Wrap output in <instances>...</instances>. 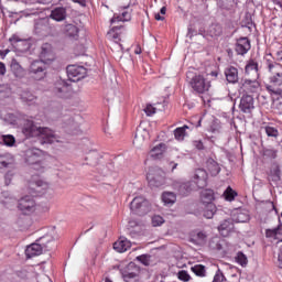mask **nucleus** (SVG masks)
I'll return each mask as SVG.
<instances>
[{
    "label": "nucleus",
    "instance_id": "4468645a",
    "mask_svg": "<svg viewBox=\"0 0 282 282\" xmlns=\"http://www.w3.org/2000/svg\"><path fill=\"white\" fill-rule=\"evenodd\" d=\"M140 274V268H138L134 263H130L128 265V270L123 271L122 278L126 282L138 281V276Z\"/></svg>",
    "mask_w": 282,
    "mask_h": 282
},
{
    "label": "nucleus",
    "instance_id": "f704fd0d",
    "mask_svg": "<svg viewBox=\"0 0 282 282\" xmlns=\"http://www.w3.org/2000/svg\"><path fill=\"white\" fill-rule=\"evenodd\" d=\"M186 129H188V126H183V127L176 128L174 130L175 140H177L178 142H182L184 140V138H186Z\"/></svg>",
    "mask_w": 282,
    "mask_h": 282
},
{
    "label": "nucleus",
    "instance_id": "09e8293b",
    "mask_svg": "<svg viewBox=\"0 0 282 282\" xmlns=\"http://www.w3.org/2000/svg\"><path fill=\"white\" fill-rule=\"evenodd\" d=\"M212 36H221V26L219 24H214L210 28Z\"/></svg>",
    "mask_w": 282,
    "mask_h": 282
},
{
    "label": "nucleus",
    "instance_id": "6ab92c4d",
    "mask_svg": "<svg viewBox=\"0 0 282 282\" xmlns=\"http://www.w3.org/2000/svg\"><path fill=\"white\" fill-rule=\"evenodd\" d=\"M54 93L58 98H68L69 97V85L65 80H58L55 84Z\"/></svg>",
    "mask_w": 282,
    "mask_h": 282
},
{
    "label": "nucleus",
    "instance_id": "a18cd8bd",
    "mask_svg": "<svg viewBox=\"0 0 282 282\" xmlns=\"http://www.w3.org/2000/svg\"><path fill=\"white\" fill-rule=\"evenodd\" d=\"M66 34H67V36H70L73 39L78 36V28L76 25L68 24L66 26Z\"/></svg>",
    "mask_w": 282,
    "mask_h": 282
},
{
    "label": "nucleus",
    "instance_id": "5fc2aeb1",
    "mask_svg": "<svg viewBox=\"0 0 282 282\" xmlns=\"http://www.w3.org/2000/svg\"><path fill=\"white\" fill-rule=\"evenodd\" d=\"M25 41L24 39H21L19 35L13 34L10 39L9 42L11 43V45H17V43H21Z\"/></svg>",
    "mask_w": 282,
    "mask_h": 282
},
{
    "label": "nucleus",
    "instance_id": "3c124183",
    "mask_svg": "<svg viewBox=\"0 0 282 282\" xmlns=\"http://www.w3.org/2000/svg\"><path fill=\"white\" fill-rule=\"evenodd\" d=\"M17 117L14 116V113H8L4 116V121L8 124H17Z\"/></svg>",
    "mask_w": 282,
    "mask_h": 282
},
{
    "label": "nucleus",
    "instance_id": "bb28decb",
    "mask_svg": "<svg viewBox=\"0 0 282 282\" xmlns=\"http://www.w3.org/2000/svg\"><path fill=\"white\" fill-rule=\"evenodd\" d=\"M200 199L203 202V204H213V202L215 200V192L213 189H204L200 193Z\"/></svg>",
    "mask_w": 282,
    "mask_h": 282
},
{
    "label": "nucleus",
    "instance_id": "f03ea898",
    "mask_svg": "<svg viewBox=\"0 0 282 282\" xmlns=\"http://www.w3.org/2000/svg\"><path fill=\"white\" fill-rule=\"evenodd\" d=\"M268 69L270 74L269 84L265 85L269 94H282V65L270 59L267 61Z\"/></svg>",
    "mask_w": 282,
    "mask_h": 282
},
{
    "label": "nucleus",
    "instance_id": "a878e982",
    "mask_svg": "<svg viewBox=\"0 0 282 282\" xmlns=\"http://www.w3.org/2000/svg\"><path fill=\"white\" fill-rule=\"evenodd\" d=\"M11 72L15 78H23L25 70L21 67V64L17 59L11 61Z\"/></svg>",
    "mask_w": 282,
    "mask_h": 282
},
{
    "label": "nucleus",
    "instance_id": "393cba45",
    "mask_svg": "<svg viewBox=\"0 0 282 282\" xmlns=\"http://www.w3.org/2000/svg\"><path fill=\"white\" fill-rule=\"evenodd\" d=\"M131 248V241L128 239H120L113 243V249L117 252H127Z\"/></svg>",
    "mask_w": 282,
    "mask_h": 282
},
{
    "label": "nucleus",
    "instance_id": "f8f14e48",
    "mask_svg": "<svg viewBox=\"0 0 282 282\" xmlns=\"http://www.w3.org/2000/svg\"><path fill=\"white\" fill-rule=\"evenodd\" d=\"M208 183V173L204 169H198L194 173V178L192 181V184H195L197 188H204L206 187V184Z\"/></svg>",
    "mask_w": 282,
    "mask_h": 282
},
{
    "label": "nucleus",
    "instance_id": "bf43d9fd",
    "mask_svg": "<svg viewBox=\"0 0 282 282\" xmlns=\"http://www.w3.org/2000/svg\"><path fill=\"white\" fill-rule=\"evenodd\" d=\"M17 274L20 279H28L30 276V273L25 269L18 271Z\"/></svg>",
    "mask_w": 282,
    "mask_h": 282
},
{
    "label": "nucleus",
    "instance_id": "0eeeda50",
    "mask_svg": "<svg viewBox=\"0 0 282 282\" xmlns=\"http://www.w3.org/2000/svg\"><path fill=\"white\" fill-rule=\"evenodd\" d=\"M47 63L43 59L33 61L29 67V74L33 76L35 80H43L47 74Z\"/></svg>",
    "mask_w": 282,
    "mask_h": 282
},
{
    "label": "nucleus",
    "instance_id": "37998d69",
    "mask_svg": "<svg viewBox=\"0 0 282 282\" xmlns=\"http://www.w3.org/2000/svg\"><path fill=\"white\" fill-rule=\"evenodd\" d=\"M263 129L268 138H279V129H276V127L265 126Z\"/></svg>",
    "mask_w": 282,
    "mask_h": 282
},
{
    "label": "nucleus",
    "instance_id": "864d4df0",
    "mask_svg": "<svg viewBox=\"0 0 282 282\" xmlns=\"http://www.w3.org/2000/svg\"><path fill=\"white\" fill-rule=\"evenodd\" d=\"M162 224H164V218H162V216L152 217V226H154V228L158 226H162Z\"/></svg>",
    "mask_w": 282,
    "mask_h": 282
},
{
    "label": "nucleus",
    "instance_id": "de8ad7c7",
    "mask_svg": "<svg viewBox=\"0 0 282 282\" xmlns=\"http://www.w3.org/2000/svg\"><path fill=\"white\" fill-rule=\"evenodd\" d=\"M226 281V275H224V272H221L220 269H218L214 275L213 282H224Z\"/></svg>",
    "mask_w": 282,
    "mask_h": 282
},
{
    "label": "nucleus",
    "instance_id": "c756f323",
    "mask_svg": "<svg viewBox=\"0 0 282 282\" xmlns=\"http://www.w3.org/2000/svg\"><path fill=\"white\" fill-rule=\"evenodd\" d=\"M204 206V217H206V219H213V217L217 213V206H215L214 203H207Z\"/></svg>",
    "mask_w": 282,
    "mask_h": 282
},
{
    "label": "nucleus",
    "instance_id": "e2e57ef3",
    "mask_svg": "<svg viewBox=\"0 0 282 282\" xmlns=\"http://www.w3.org/2000/svg\"><path fill=\"white\" fill-rule=\"evenodd\" d=\"M275 56H276V61H279L280 63H282V50L281 51H278L275 53Z\"/></svg>",
    "mask_w": 282,
    "mask_h": 282
},
{
    "label": "nucleus",
    "instance_id": "39448f33",
    "mask_svg": "<svg viewBox=\"0 0 282 282\" xmlns=\"http://www.w3.org/2000/svg\"><path fill=\"white\" fill-rule=\"evenodd\" d=\"M187 78H189L188 85L196 91V94H206V91L210 89V82H207L202 75H193V73H188Z\"/></svg>",
    "mask_w": 282,
    "mask_h": 282
},
{
    "label": "nucleus",
    "instance_id": "49530a36",
    "mask_svg": "<svg viewBox=\"0 0 282 282\" xmlns=\"http://www.w3.org/2000/svg\"><path fill=\"white\" fill-rule=\"evenodd\" d=\"M279 151L274 148H269V149H265L264 152H263V155L265 158H270V160H276V155H278Z\"/></svg>",
    "mask_w": 282,
    "mask_h": 282
},
{
    "label": "nucleus",
    "instance_id": "4c0bfd02",
    "mask_svg": "<svg viewBox=\"0 0 282 282\" xmlns=\"http://www.w3.org/2000/svg\"><path fill=\"white\" fill-rule=\"evenodd\" d=\"M118 30H120V26H113L108 32V39H110V41H113L115 43H120V33H118Z\"/></svg>",
    "mask_w": 282,
    "mask_h": 282
},
{
    "label": "nucleus",
    "instance_id": "20e7f679",
    "mask_svg": "<svg viewBox=\"0 0 282 282\" xmlns=\"http://www.w3.org/2000/svg\"><path fill=\"white\" fill-rule=\"evenodd\" d=\"M26 164L35 166V171H41L43 169V158H45V152L39 148H29L23 154Z\"/></svg>",
    "mask_w": 282,
    "mask_h": 282
},
{
    "label": "nucleus",
    "instance_id": "6e6552de",
    "mask_svg": "<svg viewBox=\"0 0 282 282\" xmlns=\"http://www.w3.org/2000/svg\"><path fill=\"white\" fill-rule=\"evenodd\" d=\"M18 209L22 215H32V213L39 210V205H36V200L32 196H24L19 199Z\"/></svg>",
    "mask_w": 282,
    "mask_h": 282
},
{
    "label": "nucleus",
    "instance_id": "79ce46f5",
    "mask_svg": "<svg viewBox=\"0 0 282 282\" xmlns=\"http://www.w3.org/2000/svg\"><path fill=\"white\" fill-rule=\"evenodd\" d=\"M231 229H232V223L228 219L224 220L218 227V230L219 232H221V235H226L225 232H230Z\"/></svg>",
    "mask_w": 282,
    "mask_h": 282
},
{
    "label": "nucleus",
    "instance_id": "603ef678",
    "mask_svg": "<svg viewBox=\"0 0 282 282\" xmlns=\"http://www.w3.org/2000/svg\"><path fill=\"white\" fill-rule=\"evenodd\" d=\"M178 279L180 281H184V282L191 281V274H188V271H184V270L180 271Z\"/></svg>",
    "mask_w": 282,
    "mask_h": 282
},
{
    "label": "nucleus",
    "instance_id": "c03bdc74",
    "mask_svg": "<svg viewBox=\"0 0 282 282\" xmlns=\"http://www.w3.org/2000/svg\"><path fill=\"white\" fill-rule=\"evenodd\" d=\"M224 197L227 202H232L237 197V192L232 187H228L224 193Z\"/></svg>",
    "mask_w": 282,
    "mask_h": 282
},
{
    "label": "nucleus",
    "instance_id": "052dcab7",
    "mask_svg": "<svg viewBox=\"0 0 282 282\" xmlns=\"http://www.w3.org/2000/svg\"><path fill=\"white\" fill-rule=\"evenodd\" d=\"M147 116H153L155 113V107L148 105L144 109Z\"/></svg>",
    "mask_w": 282,
    "mask_h": 282
},
{
    "label": "nucleus",
    "instance_id": "6e6d98bb",
    "mask_svg": "<svg viewBox=\"0 0 282 282\" xmlns=\"http://www.w3.org/2000/svg\"><path fill=\"white\" fill-rule=\"evenodd\" d=\"M36 97H34V95L30 94V93H24L22 95V100H24V102H32Z\"/></svg>",
    "mask_w": 282,
    "mask_h": 282
},
{
    "label": "nucleus",
    "instance_id": "473e14b6",
    "mask_svg": "<svg viewBox=\"0 0 282 282\" xmlns=\"http://www.w3.org/2000/svg\"><path fill=\"white\" fill-rule=\"evenodd\" d=\"M0 144H4V147H14V144H17V139L12 134H4L0 138Z\"/></svg>",
    "mask_w": 282,
    "mask_h": 282
},
{
    "label": "nucleus",
    "instance_id": "9d476101",
    "mask_svg": "<svg viewBox=\"0 0 282 282\" xmlns=\"http://www.w3.org/2000/svg\"><path fill=\"white\" fill-rule=\"evenodd\" d=\"M68 78H75L74 80H83L87 76V68L78 65H69L66 68Z\"/></svg>",
    "mask_w": 282,
    "mask_h": 282
},
{
    "label": "nucleus",
    "instance_id": "412c9836",
    "mask_svg": "<svg viewBox=\"0 0 282 282\" xmlns=\"http://www.w3.org/2000/svg\"><path fill=\"white\" fill-rule=\"evenodd\" d=\"M50 18L57 22L65 21L67 19V9L57 7L51 11Z\"/></svg>",
    "mask_w": 282,
    "mask_h": 282
},
{
    "label": "nucleus",
    "instance_id": "8fccbe9b",
    "mask_svg": "<svg viewBox=\"0 0 282 282\" xmlns=\"http://www.w3.org/2000/svg\"><path fill=\"white\" fill-rule=\"evenodd\" d=\"M137 261H140L143 265H149L151 261V256L149 254H141L137 257Z\"/></svg>",
    "mask_w": 282,
    "mask_h": 282
},
{
    "label": "nucleus",
    "instance_id": "423d86ee",
    "mask_svg": "<svg viewBox=\"0 0 282 282\" xmlns=\"http://www.w3.org/2000/svg\"><path fill=\"white\" fill-rule=\"evenodd\" d=\"M130 210L134 215H147L151 210V203L143 196H137L130 203Z\"/></svg>",
    "mask_w": 282,
    "mask_h": 282
},
{
    "label": "nucleus",
    "instance_id": "2f4dec72",
    "mask_svg": "<svg viewBox=\"0 0 282 282\" xmlns=\"http://www.w3.org/2000/svg\"><path fill=\"white\" fill-rule=\"evenodd\" d=\"M234 221L236 224H246V221H250V215L248 213L237 212L234 214Z\"/></svg>",
    "mask_w": 282,
    "mask_h": 282
},
{
    "label": "nucleus",
    "instance_id": "f3484780",
    "mask_svg": "<svg viewBox=\"0 0 282 282\" xmlns=\"http://www.w3.org/2000/svg\"><path fill=\"white\" fill-rule=\"evenodd\" d=\"M225 76L227 83L230 85H237L239 83V69L235 66H229L225 69Z\"/></svg>",
    "mask_w": 282,
    "mask_h": 282
},
{
    "label": "nucleus",
    "instance_id": "ea45409f",
    "mask_svg": "<svg viewBox=\"0 0 282 282\" xmlns=\"http://www.w3.org/2000/svg\"><path fill=\"white\" fill-rule=\"evenodd\" d=\"M164 149H166V144H164V143H160V144L155 145L151 150V156L152 158H160V155H162V153H164Z\"/></svg>",
    "mask_w": 282,
    "mask_h": 282
},
{
    "label": "nucleus",
    "instance_id": "aec40b11",
    "mask_svg": "<svg viewBox=\"0 0 282 282\" xmlns=\"http://www.w3.org/2000/svg\"><path fill=\"white\" fill-rule=\"evenodd\" d=\"M174 188H177L180 195L186 196L193 191V182L177 181L174 183Z\"/></svg>",
    "mask_w": 282,
    "mask_h": 282
},
{
    "label": "nucleus",
    "instance_id": "0e129e2a",
    "mask_svg": "<svg viewBox=\"0 0 282 282\" xmlns=\"http://www.w3.org/2000/svg\"><path fill=\"white\" fill-rule=\"evenodd\" d=\"M74 3H79V6L85 7L87 4V0H73Z\"/></svg>",
    "mask_w": 282,
    "mask_h": 282
},
{
    "label": "nucleus",
    "instance_id": "69168bd1",
    "mask_svg": "<svg viewBox=\"0 0 282 282\" xmlns=\"http://www.w3.org/2000/svg\"><path fill=\"white\" fill-rule=\"evenodd\" d=\"M278 261L282 263V246L279 248Z\"/></svg>",
    "mask_w": 282,
    "mask_h": 282
},
{
    "label": "nucleus",
    "instance_id": "338daca9",
    "mask_svg": "<svg viewBox=\"0 0 282 282\" xmlns=\"http://www.w3.org/2000/svg\"><path fill=\"white\" fill-rule=\"evenodd\" d=\"M154 19H155L156 21H164V17L160 15V13H156V14L154 15Z\"/></svg>",
    "mask_w": 282,
    "mask_h": 282
},
{
    "label": "nucleus",
    "instance_id": "72a5a7b5",
    "mask_svg": "<svg viewBox=\"0 0 282 282\" xmlns=\"http://www.w3.org/2000/svg\"><path fill=\"white\" fill-rule=\"evenodd\" d=\"M281 230H282V224L280 220V225L273 229H267L265 230V237L268 239H276V237H279V235H281Z\"/></svg>",
    "mask_w": 282,
    "mask_h": 282
},
{
    "label": "nucleus",
    "instance_id": "4be33fe9",
    "mask_svg": "<svg viewBox=\"0 0 282 282\" xmlns=\"http://www.w3.org/2000/svg\"><path fill=\"white\" fill-rule=\"evenodd\" d=\"M14 166V155L11 153L0 154V169H12Z\"/></svg>",
    "mask_w": 282,
    "mask_h": 282
},
{
    "label": "nucleus",
    "instance_id": "b1692460",
    "mask_svg": "<svg viewBox=\"0 0 282 282\" xmlns=\"http://www.w3.org/2000/svg\"><path fill=\"white\" fill-rule=\"evenodd\" d=\"M206 239H208V236L204 231H194L191 238L192 243H196V246H204Z\"/></svg>",
    "mask_w": 282,
    "mask_h": 282
},
{
    "label": "nucleus",
    "instance_id": "7ed1b4c3",
    "mask_svg": "<svg viewBox=\"0 0 282 282\" xmlns=\"http://www.w3.org/2000/svg\"><path fill=\"white\" fill-rule=\"evenodd\" d=\"M48 243H52L51 236H43L36 240V242L31 243L25 249L26 259H32L33 257H40L43 252L50 250Z\"/></svg>",
    "mask_w": 282,
    "mask_h": 282
},
{
    "label": "nucleus",
    "instance_id": "f257e3e1",
    "mask_svg": "<svg viewBox=\"0 0 282 282\" xmlns=\"http://www.w3.org/2000/svg\"><path fill=\"white\" fill-rule=\"evenodd\" d=\"M22 133L25 138H37L41 144H54V142H58V135L52 129L37 127L34 124V121L30 120L25 121Z\"/></svg>",
    "mask_w": 282,
    "mask_h": 282
},
{
    "label": "nucleus",
    "instance_id": "a19ab883",
    "mask_svg": "<svg viewBox=\"0 0 282 282\" xmlns=\"http://www.w3.org/2000/svg\"><path fill=\"white\" fill-rule=\"evenodd\" d=\"M235 259L236 263H238V265H241V268H246V265H248V257L246 256V253L239 251Z\"/></svg>",
    "mask_w": 282,
    "mask_h": 282
},
{
    "label": "nucleus",
    "instance_id": "680f3d73",
    "mask_svg": "<svg viewBox=\"0 0 282 282\" xmlns=\"http://www.w3.org/2000/svg\"><path fill=\"white\" fill-rule=\"evenodd\" d=\"M6 72H7L6 64L0 62V76H6Z\"/></svg>",
    "mask_w": 282,
    "mask_h": 282
},
{
    "label": "nucleus",
    "instance_id": "5701e85b",
    "mask_svg": "<svg viewBox=\"0 0 282 282\" xmlns=\"http://www.w3.org/2000/svg\"><path fill=\"white\" fill-rule=\"evenodd\" d=\"M147 180L152 188H160V186H164V176L162 175L153 176V174L148 173Z\"/></svg>",
    "mask_w": 282,
    "mask_h": 282
},
{
    "label": "nucleus",
    "instance_id": "774afa93",
    "mask_svg": "<svg viewBox=\"0 0 282 282\" xmlns=\"http://www.w3.org/2000/svg\"><path fill=\"white\" fill-rule=\"evenodd\" d=\"M209 76H212L213 78H217V76H219V73L217 70H213L209 73Z\"/></svg>",
    "mask_w": 282,
    "mask_h": 282
},
{
    "label": "nucleus",
    "instance_id": "a211bd4d",
    "mask_svg": "<svg viewBox=\"0 0 282 282\" xmlns=\"http://www.w3.org/2000/svg\"><path fill=\"white\" fill-rule=\"evenodd\" d=\"M54 93L58 98H68L69 97V85L65 80H58L55 84Z\"/></svg>",
    "mask_w": 282,
    "mask_h": 282
},
{
    "label": "nucleus",
    "instance_id": "58836bf2",
    "mask_svg": "<svg viewBox=\"0 0 282 282\" xmlns=\"http://www.w3.org/2000/svg\"><path fill=\"white\" fill-rule=\"evenodd\" d=\"M196 276H206V267L204 264H195L191 268Z\"/></svg>",
    "mask_w": 282,
    "mask_h": 282
},
{
    "label": "nucleus",
    "instance_id": "1a4fd4ad",
    "mask_svg": "<svg viewBox=\"0 0 282 282\" xmlns=\"http://www.w3.org/2000/svg\"><path fill=\"white\" fill-rule=\"evenodd\" d=\"M40 59L45 62L46 65L56 61V53H54V47L50 43H44L41 47Z\"/></svg>",
    "mask_w": 282,
    "mask_h": 282
},
{
    "label": "nucleus",
    "instance_id": "c85d7f7f",
    "mask_svg": "<svg viewBox=\"0 0 282 282\" xmlns=\"http://www.w3.org/2000/svg\"><path fill=\"white\" fill-rule=\"evenodd\" d=\"M207 169H208L210 175H213V176L219 175V173L221 172V167H219V163L213 159H209L207 161Z\"/></svg>",
    "mask_w": 282,
    "mask_h": 282
},
{
    "label": "nucleus",
    "instance_id": "c9c22d12",
    "mask_svg": "<svg viewBox=\"0 0 282 282\" xmlns=\"http://www.w3.org/2000/svg\"><path fill=\"white\" fill-rule=\"evenodd\" d=\"M177 200V196L175 195V193L172 192H164L162 194V202L164 204H173L174 202Z\"/></svg>",
    "mask_w": 282,
    "mask_h": 282
},
{
    "label": "nucleus",
    "instance_id": "dca6fc26",
    "mask_svg": "<svg viewBox=\"0 0 282 282\" xmlns=\"http://www.w3.org/2000/svg\"><path fill=\"white\" fill-rule=\"evenodd\" d=\"M250 52V40L248 37H240L236 43V53L243 56Z\"/></svg>",
    "mask_w": 282,
    "mask_h": 282
},
{
    "label": "nucleus",
    "instance_id": "7c9ffc66",
    "mask_svg": "<svg viewBox=\"0 0 282 282\" xmlns=\"http://www.w3.org/2000/svg\"><path fill=\"white\" fill-rule=\"evenodd\" d=\"M270 182H281V167L279 165H275L271 171L269 175Z\"/></svg>",
    "mask_w": 282,
    "mask_h": 282
},
{
    "label": "nucleus",
    "instance_id": "4d7b16f0",
    "mask_svg": "<svg viewBox=\"0 0 282 282\" xmlns=\"http://www.w3.org/2000/svg\"><path fill=\"white\" fill-rule=\"evenodd\" d=\"M13 176H14V173H12V172H8L4 175V184H6V186H10V184H12V177Z\"/></svg>",
    "mask_w": 282,
    "mask_h": 282
},
{
    "label": "nucleus",
    "instance_id": "2eb2a0df",
    "mask_svg": "<svg viewBox=\"0 0 282 282\" xmlns=\"http://www.w3.org/2000/svg\"><path fill=\"white\" fill-rule=\"evenodd\" d=\"M50 185L43 180L33 181L30 183L31 195H43L44 191H47Z\"/></svg>",
    "mask_w": 282,
    "mask_h": 282
},
{
    "label": "nucleus",
    "instance_id": "13d9d810",
    "mask_svg": "<svg viewBox=\"0 0 282 282\" xmlns=\"http://www.w3.org/2000/svg\"><path fill=\"white\" fill-rule=\"evenodd\" d=\"M193 147H195V149L198 151H204V142H202V140L193 141Z\"/></svg>",
    "mask_w": 282,
    "mask_h": 282
},
{
    "label": "nucleus",
    "instance_id": "9b49d317",
    "mask_svg": "<svg viewBox=\"0 0 282 282\" xmlns=\"http://www.w3.org/2000/svg\"><path fill=\"white\" fill-rule=\"evenodd\" d=\"M239 109L242 113H252L254 110V97L250 95H242L240 98Z\"/></svg>",
    "mask_w": 282,
    "mask_h": 282
},
{
    "label": "nucleus",
    "instance_id": "cd10ccee",
    "mask_svg": "<svg viewBox=\"0 0 282 282\" xmlns=\"http://www.w3.org/2000/svg\"><path fill=\"white\" fill-rule=\"evenodd\" d=\"M246 74H250V72H254L257 78H259V62L256 59H249L245 66Z\"/></svg>",
    "mask_w": 282,
    "mask_h": 282
},
{
    "label": "nucleus",
    "instance_id": "ddd939ff",
    "mask_svg": "<svg viewBox=\"0 0 282 282\" xmlns=\"http://www.w3.org/2000/svg\"><path fill=\"white\" fill-rule=\"evenodd\" d=\"M241 89L245 91V95L259 94V91H261V84L257 79H245Z\"/></svg>",
    "mask_w": 282,
    "mask_h": 282
},
{
    "label": "nucleus",
    "instance_id": "e433bc0d",
    "mask_svg": "<svg viewBox=\"0 0 282 282\" xmlns=\"http://www.w3.org/2000/svg\"><path fill=\"white\" fill-rule=\"evenodd\" d=\"M118 21H131V13L129 11H123L120 15H113L110 20L111 23H116Z\"/></svg>",
    "mask_w": 282,
    "mask_h": 282
}]
</instances>
